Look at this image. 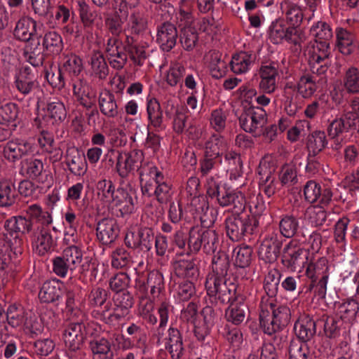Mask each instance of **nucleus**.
<instances>
[{"label":"nucleus","instance_id":"1","mask_svg":"<svg viewBox=\"0 0 359 359\" xmlns=\"http://www.w3.org/2000/svg\"><path fill=\"white\" fill-rule=\"evenodd\" d=\"M229 261L224 252H218L212 259V271L205 281L206 306L201 314L207 327H212L217 318L215 309L229 304L233 298L237 286L229 277Z\"/></svg>","mask_w":359,"mask_h":359},{"label":"nucleus","instance_id":"2","mask_svg":"<svg viewBox=\"0 0 359 359\" xmlns=\"http://www.w3.org/2000/svg\"><path fill=\"white\" fill-rule=\"evenodd\" d=\"M173 245L182 255H195L203 249L206 254L215 253L219 245V238L215 231L192 227L188 233L177 230L172 237Z\"/></svg>","mask_w":359,"mask_h":359},{"label":"nucleus","instance_id":"3","mask_svg":"<svg viewBox=\"0 0 359 359\" xmlns=\"http://www.w3.org/2000/svg\"><path fill=\"white\" fill-rule=\"evenodd\" d=\"M290 320V311L287 306L276 307L273 299L260 305V326L268 335H272L285 327Z\"/></svg>","mask_w":359,"mask_h":359},{"label":"nucleus","instance_id":"4","mask_svg":"<svg viewBox=\"0 0 359 359\" xmlns=\"http://www.w3.org/2000/svg\"><path fill=\"white\" fill-rule=\"evenodd\" d=\"M35 20L24 16V61L28 62L34 67L42 65L43 57L39 48L41 36Z\"/></svg>","mask_w":359,"mask_h":359},{"label":"nucleus","instance_id":"5","mask_svg":"<svg viewBox=\"0 0 359 359\" xmlns=\"http://www.w3.org/2000/svg\"><path fill=\"white\" fill-rule=\"evenodd\" d=\"M207 194L211 198H216L219 205H233V212L238 213L245 210L246 201L241 192L221 188L214 177L206 180Z\"/></svg>","mask_w":359,"mask_h":359},{"label":"nucleus","instance_id":"6","mask_svg":"<svg viewBox=\"0 0 359 359\" xmlns=\"http://www.w3.org/2000/svg\"><path fill=\"white\" fill-rule=\"evenodd\" d=\"M227 236L233 241H239L253 234L259 225L255 216L250 215L245 210L235 213L225 219Z\"/></svg>","mask_w":359,"mask_h":359},{"label":"nucleus","instance_id":"7","mask_svg":"<svg viewBox=\"0 0 359 359\" xmlns=\"http://www.w3.org/2000/svg\"><path fill=\"white\" fill-rule=\"evenodd\" d=\"M331 44L311 42L308 49L309 64L313 74L325 75L331 65Z\"/></svg>","mask_w":359,"mask_h":359},{"label":"nucleus","instance_id":"8","mask_svg":"<svg viewBox=\"0 0 359 359\" xmlns=\"http://www.w3.org/2000/svg\"><path fill=\"white\" fill-rule=\"evenodd\" d=\"M238 120L240 126L244 131L259 136L263 131V127L267 123V115L262 107L249 103L248 107L244 106Z\"/></svg>","mask_w":359,"mask_h":359},{"label":"nucleus","instance_id":"9","mask_svg":"<svg viewBox=\"0 0 359 359\" xmlns=\"http://www.w3.org/2000/svg\"><path fill=\"white\" fill-rule=\"evenodd\" d=\"M308 252L295 239L289 241L283 247L280 256L281 264L287 270L294 272L304 266Z\"/></svg>","mask_w":359,"mask_h":359},{"label":"nucleus","instance_id":"10","mask_svg":"<svg viewBox=\"0 0 359 359\" xmlns=\"http://www.w3.org/2000/svg\"><path fill=\"white\" fill-rule=\"evenodd\" d=\"M281 9L284 16L285 23L291 28L293 32H295L302 39L304 40V34L301 27V25L305 21L309 22L312 17L313 13L309 16L306 13V8H302L294 3H286L285 6H282Z\"/></svg>","mask_w":359,"mask_h":359},{"label":"nucleus","instance_id":"11","mask_svg":"<svg viewBox=\"0 0 359 359\" xmlns=\"http://www.w3.org/2000/svg\"><path fill=\"white\" fill-rule=\"evenodd\" d=\"M341 85L343 89H334L332 95L334 101L338 104H342L346 95L359 94V69L350 66L344 69L341 76Z\"/></svg>","mask_w":359,"mask_h":359},{"label":"nucleus","instance_id":"12","mask_svg":"<svg viewBox=\"0 0 359 359\" xmlns=\"http://www.w3.org/2000/svg\"><path fill=\"white\" fill-rule=\"evenodd\" d=\"M284 241L285 240L277 231L268 233L261 243L259 255L266 262H274L282 253Z\"/></svg>","mask_w":359,"mask_h":359},{"label":"nucleus","instance_id":"13","mask_svg":"<svg viewBox=\"0 0 359 359\" xmlns=\"http://www.w3.org/2000/svg\"><path fill=\"white\" fill-rule=\"evenodd\" d=\"M155 238L154 231L150 227H140L137 231L128 232L125 237L127 247L142 252L150 251Z\"/></svg>","mask_w":359,"mask_h":359},{"label":"nucleus","instance_id":"14","mask_svg":"<svg viewBox=\"0 0 359 359\" xmlns=\"http://www.w3.org/2000/svg\"><path fill=\"white\" fill-rule=\"evenodd\" d=\"M149 176L155 183L154 197L160 204L171 201L173 195L172 184L163 173L156 166L149 168Z\"/></svg>","mask_w":359,"mask_h":359},{"label":"nucleus","instance_id":"15","mask_svg":"<svg viewBox=\"0 0 359 359\" xmlns=\"http://www.w3.org/2000/svg\"><path fill=\"white\" fill-rule=\"evenodd\" d=\"M269 38L274 44L287 41L294 45H299L303 41L301 36L293 32L282 19L272 22L269 27Z\"/></svg>","mask_w":359,"mask_h":359},{"label":"nucleus","instance_id":"16","mask_svg":"<svg viewBox=\"0 0 359 359\" xmlns=\"http://www.w3.org/2000/svg\"><path fill=\"white\" fill-rule=\"evenodd\" d=\"M105 52L111 67L121 69L128 60L126 39L124 41L118 39H107Z\"/></svg>","mask_w":359,"mask_h":359},{"label":"nucleus","instance_id":"17","mask_svg":"<svg viewBox=\"0 0 359 359\" xmlns=\"http://www.w3.org/2000/svg\"><path fill=\"white\" fill-rule=\"evenodd\" d=\"M34 233L33 242L36 243L39 254L45 255L55 250L57 246L58 231L55 227L50 229L49 225L38 226Z\"/></svg>","mask_w":359,"mask_h":359},{"label":"nucleus","instance_id":"18","mask_svg":"<svg viewBox=\"0 0 359 359\" xmlns=\"http://www.w3.org/2000/svg\"><path fill=\"white\" fill-rule=\"evenodd\" d=\"M143 160V154L140 150L134 149L130 152L119 154L117 158L116 168L121 178H126L128 174L135 169L140 168V163Z\"/></svg>","mask_w":359,"mask_h":359},{"label":"nucleus","instance_id":"19","mask_svg":"<svg viewBox=\"0 0 359 359\" xmlns=\"http://www.w3.org/2000/svg\"><path fill=\"white\" fill-rule=\"evenodd\" d=\"M26 212V217L24 216V229L27 232L33 229V222L40 223L39 226L50 225L52 222V217L48 212H43L41 207L37 203L29 205L28 201L24 200V212Z\"/></svg>","mask_w":359,"mask_h":359},{"label":"nucleus","instance_id":"20","mask_svg":"<svg viewBox=\"0 0 359 359\" xmlns=\"http://www.w3.org/2000/svg\"><path fill=\"white\" fill-rule=\"evenodd\" d=\"M278 225V232L283 238L290 239L304 236V226L301 219L293 214L285 213L280 215Z\"/></svg>","mask_w":359,"mask_h":359},{"label":"nucleus","instance_id":"21","mask_svg":"<svg viewBox=\"0 0 359 359\" xmlns=\"http://www.w3.org/2000/svg\"><path fill=\"white\" fill-rule=\"evenodd\" d=\"M179 33L175 25L165 22L157 26L156 42L165 52L170 51L177 44Z\"/></svg>","mask_w":359,"mask_h":359},{"label":"nucleus","instance_id":"22","mask_svg":"<svg viewBox=\"0 0 359 359\" xmlns=\"http://www.w3.org/2000/svg\"><path fill=\"white\" fill-rule=\"evenodd\" d=\"M165 350L169 353L171 359H182L186 348L183 342L181 332L171 325L167 331V336L163 339Z\"/></svg>","mask_w":359,"mask_h":359},{"label":"nucleus","instance_id":"23","mask_svg":"<svg viewBox=\"0 0 359 359\" xmlns=\"http://www.w3.org/2000/svg\"><path fill=\"white\" fill-rule=\"evenodd\" d=\"M119 232V226L114 219L104 218L97 224V238L103 245H110L114 243L118 238Z\"/></svg>","mask_w":359,"mask_h":359},{"label":"nucleus","instance_id":"24","mask_svg":"<svg viewBox=\"0 0 359 359\" xmlns=\"http://www.w3.org/2000/svg\"><path fill=\"white\" fill-rule=\"evenodd\" d=\"M316 322L312 316L307 314L301 315L294 325V330L299 341L307 343L316 334Z\"/></svg>","mask_w":359,"mask_h":359},{"label":"nucleus","instance_id":"25","mask_svg":"<svg viewBox=\"0 0 359 359\" xmlns=\"http://www.w3.org/2000/svg\"><path fill=\"white\" fill-rule=\"evenodd\" d=\"M257 60L253 51H239L234 53L229 62L231 70L236 74L248 72Z\"/></svg>","mask_w":359,"mask_h":359},{"label":"nucleus","instance_id":"26","mask_svg":"<svg viewBox=\"0 0 359 359\" xmlns=\"http://www.w3.org/2000/svg\"><path fill=\"white\" fill-rule=\"evenodd\" d=\"M22 224V217H13L6 221L5 228L6 230V238L11 243V248L14 250V253L22 254V233L20 231V226Z\"/></svg>","mask_w":359,"mask_h":359},{"label":"nucleus","instance_id":"27","mask_svg":"<svg viewBox=\"0 0 359 359\" xmlns=\"http://www.w3.org/2000/svg\"><path fill=\"white\" fill-rule=\"evenodd\" d=\"M147 128H152L155 132L163 131L165 128L163 123V110L160 103L156 98L147 100Z\"/></svg>","mask_w":359,"mask_h":359},{"label":"nucleus","instance_id":"28","mask_svg":"<svg viewBox=\"0 0 359 359\" xmlns=\"http://www.w3.org/2000/svg\"><path fill=\"white\" fill-rule=\"evenodd\" d=\"M143 277L138 279V282L141 283L140 285L141 290L144 292L150 290V294L152 298L158 297L161 292L164 290V281L162 273L156 270L149 271L147 278L141 280Z\"/></svg>","mask_w":359,"mask_h":359},{"label":"nucleus","instance_id":"29","mask_svg":"<svg viewBox=\"0 0 359 359\" xmlns=\"http://www.w3.org/2000/svg\"><path fill=\"white\" fill-rule=\"evenodd\" d=\"M327 136L331 141L330 148L339 151L345 143L344 133H348L343 120L339 117L333 119L327 128Z\"/></svg>","mask_w":359,"mask_h":359},{"label":"nucleus","instance_id":"30","mask_svg":"<svg viewBox=\"0 0 359 359\" xmlns=\"http://www.w3.org/2000/svg\"><path fill=\"white\" fill-rule=\"evenodd\" d=\"M65 161L69 171L74 175H83L87 170L85 155L77 148L69 147L67 149Z\"/></svg>","mask_w":359,"mask_h":359},{"label":"nucleus","instance_id":"31","mask_svg":"<svg viewBox=\"0 0 359 359\" xmlns=\"http://www.w3.org/2000/svg\"><path fill=\"white\" fill-rule=\"evenodd\" d=\"M44 317L32 310L24 311V335L34 339L43 331Z\"/></svg>","mask_w":359,"mask_h":359},{"label":"nucleus","instance_id":"32","mask_svg":"<svg viewBox=\"0 0 359 359\" xmlns=\"http://www.w3.org/2000/svg\"><path fill=\"white\" fill-rule=\"evenodd\" d=\"M278 75V69L274 65L270 64L262 66L259 72V88L265 93H273L277 88L276 78Z\"/></svg>","mask_w":359,"mask_h":359},{"label":"nucleus","instance_id":"33","mask_svg":"<svg viewBox=\"0 0 359 359\" xmlns=\"http://www.w3.org/2000/svg\"><path fill=\"white\" fill-rule=\"evenodd\" d=\"M62 282L56 278L46 281L39 292V298L43 302L55 303L62 298Z\"/></svg>","mask_w":359,"mask_h":359},{"label":"nucleus","instance_id":"34","mask_svg":"<svg viewBox=\"0 0 359 359\" xmlns=\"http://www.w3.org/2000/svg\"><path fill=\"white\" fill-rule=\"evenodd\" d=\"M113 315L111 318L121 319L129 313L134 301L133 295L128 291L116 293L114 297Z\"/></svg>","mask_w":359,"mask_h":359},{"label":"nucleus","instance_id":"35","mask_svg":"<svg viewBox=\"0 0 359 359\" xmlns=\"http://www.w3.org/2000/svg\"><path fill=\"white\" fill-rule=\"evenodd\" d=\"M98 105L100 112L107 118H114L119 115L120 109L114 93L104 90L100 93Z\"/></svg>","mask_w":359,"mask_h":359},{"label":"nucleus","instance_id":"36","mask_svg":"<svg viewBox=\"0 0 359 359\" xmlns=\"http://www.w3.org/2000/svg\"><path fill=\"white\" fill-rule=\"evenodd\" d=\"M173 269L177 276L196 280L199 276V269L194 259H180L173 263Z\"/></svg>","mask_w":359,"mask_h":359},{"label":"nucleus","instance_id":"37","mask_svg":"<svg viewBox=\"0 0 359 359\" xmlns=\"http://www.w3.org/2000/svg\"><path fill=\"white\" fill-rule=\"evenodd\" d=\"M335 46L344 55H351L354 51L353 34L345 28L338 27L335 29Z\"/></svg>","mask_w":359,"mask_h":359},{"label":"nucleus","instance_id":"38","mask_svg":"<svg viewBox=\"0 0 359 359\" xmlns=\"http://www.w3.org/2000/svg\"><path fill=\"white\" fill-rule=\"evenodd\" d=\"M226 140L224 136L219 134H212L205 142L203 155L222 158L226 149Z\"/></svg>","mask_w":359,"mask_h":359},{"label":"nucleus","instance_id":"39","mask_svg":"<svg viewBox=\"0 0 359 359\" xmlns=\"http://www.w3.org/2000/svg\"><path fill=\"white\" fill-rule=\"evenodd\" d=\"M224 158L228 164L226 171L229 174V179L238 180L243 173V164L241 154L235 151H226Z\"/></svg>","mask_w":359,"mask_h":359},{"label":"nucleus","instance_id":"40","mask_svg":"<svg viewBox=\"0 0 359 359\" xmlns=\"http://www.w3.org/2000/svg\"><path fill=\"white\" fill-rule=\"evenodd\" d=\"M310 35L313 37V42H325L332 43L333 40V32L331 26L325 21L314 22L309 29Z\"/></svg>","mask_w":359,"mask_h":359},{"label":"nucleus","instance_id":"41","mask_svg":"<svg viewBox=\"0 0 359 359\" xmlns=\"http://www.w3.org/2000/svg\"><path fill=\"white\" fill-rule=\"evenodd\" d=\"M327 145L328 140L325 131L315 130L307 137L306 147L308 153L320 154Z\"/></svg>","mask_w":359,"mask_h":359},{"label":"nucleus","instance_id":"42","mask_svg":"<svg viewBox=\"0 0 359 359\" xmlns=\"http://www.w3.org/2000/svg\"><path fill=\"white\" fill-rule=\"evenodd\" d=\"M294 88L302 97L309 98L317 90L316 77L310 73H304Z\"/></svg>","mask_w":359,"mask_h":359},{"label":"nucleus","instance_id":"43","mask_svg":"<svg viewBox=\"0 0 359 359\" xmlns=\"http://www.w3.org/2000/svg\"><path fill=\"white\" fill-rule=\"evenodd\" d=\"M71 15L69 8L65 5L51 6L46 18L48 19L50 27H54L60 24H65Z\"/></svg>","mask_w":359,"mask_h":359},{"label":"nucleus","instance_id":"44","mask_svg":"<svg viewBox=\"0 0 359 359\" xmlns=\"http://www.w3.org/2000/svg\"><path fill=\"white\" fill-rule=\"evenodd\" d=\"M327 187L321 185L314 180H309L304 186V196L305 200L310 203H313L316 202L323 204V196L324 195V189Z\"/></svg>","mask_w":359,"mask_h":359},{"label":"nucleus","instance_id":"45","mask_svg":"<svg viewBox=\"0 0 359 359\" xmlns=\"http://www.w3.org/2000/svg\"><path fill=\"white\" fill-rule=\"evenodd\" d=\"M236 300V294L234 298L229 302L230 305L225 311V318L232 325H240L245 318V308L244 304L233 303Z\"/></svg>","mask_w":359,"mask_h":359},{"label":"nucleus","instance_id":"46","mask_svg":"<svg viewBox=\"0 0 359 359\" xmlns=\"http://www.w3.org/2000/svg\"><path fill=\"white\" fill-rule=\"evenodd\" d=\"M105 24L107 29L111 35L107 36V39H118V41H124L123 37L128 35L125 33V28H123V22L118 15H114L108 17L105 20Z\"/></svg>","mask_w":359,"mask_h":359},{"label":"nucleus","instance_id":"47","mask_svg":"<svg viewBox=\"0 0 359 359\" xmlns=\"http://www.w3.org/2000/svg\"><path fill=\"white\" fill-rule=\"evenodd\" d=\"M178 39L182 48L187 51H191L198 43V34L194 27L184 26L180 29Z\"/></svg>","mask_w":359,"mask_h":359},{"label":"nucleus","instance_id":"48","mask_svg":"<svg viewBox=\"0 0 359 359\" xmlns=\"http://www.w3.org/2000/svg\"><path fill=\"white\" fill-rule=\"evenodd\" d=\"M135 41L134 36L126 35L127 54L135 65L142 66L147 57L146 53L142 47L134 44Z\"/></svg>","mask_w":359,"mask_h":359},{"label":"nucleus","instance_id":"49","mask_svg":"<svg viewBox=\"0 0 359 359\" xmlns=\"http://www.w3.org/2000/svg\"><path fill=\"white\" fill-rule=\"evenodd\" d=\"M318 323L323 325L326 337L329 338H336L340 335L343 322L341 319H339L338 317L323 316Z\"/></svg>","mask_w":359,"mask_h":359},{"label":"nucleus","instance_id":"50","mask_svg":"<svg viewBox=\"0 0 359 359\" xmlns=\"http://www.w3.org/2000/svg\"><path fill=\"white\" fill-rule=\"evenodd\" d=\"M278 180L281 186L290 187L298 182L297 170L294 164L285 163L278 171Z\"/></svg>","mask_w":359,"mask_h":359},{"label":"nucleus","instance_id":"51","mask_svg":"<svg viewBox=\"0 0 359 359\" xmlns=\"http://www.w3.org/2000/svg\"><path fill=\"white\" fill-rule=\"evenodd\" d=\"M65 304L67 312L71 316L79 318L80 316L84 315L80 310L81 297L78 291L72 289L66 290Z\"/></svg>","mask_w":359,"mask_h":359},{"label":"nucleus","instance_id":"52","mask_svg":"<svg viewBox=\"0 0 359 359\" xmlns=\"http://www.w3.org/2000/svg\"><path fill=\"white\" fill-rule=\"evenodd\" d=\"M93 74L100 79H104L109 74L108 65L102 53L95 52L90 57Z\"/></svg>","mask_w":359,"mask_h":359},{"label":"nucleus","instance_id":"53","mask_svg":"<svg viewBox=\"0 0 359 359\" xmlns=\"http://www.w3.org/2000/svg\"><path fill=\"white\" fill-rule=\"evenodd\" d=\"M281 274L276 269L270 270L265 276L264 289L269 298L276 296L280 281Z\"/></svg>","mask_w":359,"mask_h":359},{"label":"nucleus","instance_id":"54","mask_svg":"<svg viewBox=\"0 0 359 359\" xmlns=\"http://www.w3.org/2000/svg\"><path fill=\"white\" fill-rule=\"evenodd\" d=\"M348 196V191L346 187L340 186L339 188H325L323 196V205H327L332 201L344 203Z\"/></svg>","mask_w":359,"mask_h":359},{"label":"nucleus","instance_id":"55","mask_svg":"<svg viewBox=\"0 0 359 359\" xmlns=\"http://www.w3.org/2000/svg\"><path fill=\"white\" fill-rule=\"evenodd\" d=\"M221 56L219 52L214 51L210 54L209 69L212 76L215 79L222 78L227 71V63L222 60Z\"/></svg>","mask_w":359,"mask_h":359},{"label":"nucleus","instance_id":"56","mask_svg":"<svg viewBox=\"0 0 359 359\" xmlns=\"http://www.w3.org/2000/svg\"><path fill=\"white\" fill-rule=\"evenodd\" d=\"M173 310V306L169 301L165 298H160V304L158 307V313L159 316L160 321L157 328L158 335L163 336V332L167 326L170 314Z\"/></svg>","mask_w":359,"mask_h":359},{"label":"nucleus","instance_id":"57","mask_svg":"<svg viewBox=\"0 0 359 359\" xmlns=\"http://www.w3.org/2000/svg\"><path fill=\"white\" fill-rule=\"evenodd\" d=\"M111 266L116 269H126L132 262L130 253L123 248L116 249L111 253Z\"/></svg>","mask_w":359,"mask_h":359},{"label":"nucleus","instance_id":"58","mask_svg":"<svg viewBox=\"0 0 359 359\" xmlns=\"http://www.w3.org/2000/svg\"><path fill=\"white\" fill-rule=\"evenodd\" d=\"M327 263V260L324 257L320 258L316 262L309 263L306 271L307 277L309 279L316 280V278L324 276V275H329Z\"/></svg>","mask_w":359,"mask_h":359},{"label":"nucleus","instance_id":"59","mask_svg":"<svg viewBox=\"0 0 359 359\" xmlns=\"http://www.w3.org/2000/svg\"><path fill=\"white\" fill-rule=\"evenodd\" d=\"M147 27L145 20L139 14L133 13L130 15L125 27V33L127 32L130 36H138L142 34Z\"/></svg>","mask_w":359,"mask_h":359},{"label":"nucleus","instance_id":"60","mask_svg":"<svg viewBox=\"0 0 359 359\" xmlns=\"http://www.w3.org/2000/svg\"><path fill=\"white\" fill-rule=\"evenodd\" d=\"M45 77L48 83L53 88L58 90L65 86L66 76L59 67H50L45 72Z\"/></svg>","mask_w":359,"mask_h":359},{"label":"nucleus","instance_id":"61","mask_svg":"<svg viewBox=\"0 0 359 359\" xmlns=\"http://www.w3.org/2000/svg\"><path fill=\"white\" fill-rule=\"evenodd\" d=\"M67 115L65 105L60 101H54L48 103L46 116L52 120V123L62 121Z\"/></svg>","mask_w":359,"mask_h":359},{"label":"nucleus","instance_id":"62","mask_svg":"<svg viewBox=\"0 0 359 359\" xmlns=\"http://www.w3.org/2000/svg\"><path fill=\"white\" fill-rule=\"evenodd\" d=\"M62 255L74 271L78 268L79 264L82 262L84 258L82 250L74 245L66 248L63 250Z\"/></svg>","mask_w":359,"mask_h":359},{"label":"nucleus","instance_id":"63","mask_svg":"<svg viewBox=\"0 0 359 359\" xmlns=\"http://www.w3.org/2000/svg\"><path fill=\"white\" fill-rule=\"evenodd\" d=\"M252 250L248 245L236 247L233 250L234 264L237 267L248 266L251 262Z\"/></svg>","mask_w":359,"mask_h":359},{"label":"nucleus","instance_id":"64","mask_svg":"<svg viewBox=\"0 0 359 359\" xmlns=\"http://www.w3.org/2000/svg\"><path fill=\"white\" fill-rule=\"evenodd\" d=\"M288 351L290 359H311V351L307 343L293 341Z\"/></svg>","mask_w":359,"mask_h":359}]
</instances>
